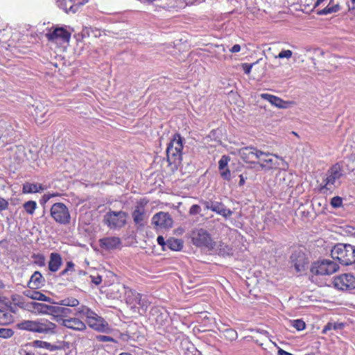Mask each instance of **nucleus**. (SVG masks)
Listing matches in <instances>:
<instances>
[{"mask_svg":"<svg viewBox=\"0 0 355 355\" xmlns=\"http://www.w3.org/2000/svg\"><path fill=\"white\" fill-rule=\"evenodd\" d=\"M343 176V170L340 165H333L326 173L319 186V191L322 194L331 193L336 184H340V179Z\"/></svg>","mask_w":355,"mask_h":355,"instance_id":"f257e3e1","label":"nucleus"},{"mask_svg":"<svg viewBox=\"0 0 355 355\" xmlns=\"http://www.w3.org/2000/svg\"><path fill=\"white\" fill-rule=\"evenodd\" d=\"M58 305L64 306L76 307L79 305V301L74 297H67L57 303Z\"/></svg>","mask_w":355,"mask_h":355,"instance_id":"f704fd0d","label":"nucleus"},{"mask_svg":"<svg viewBox=\"0 0 355 355\" xmlns=\"http://www.w3.org/2000/svg\"><path fill=\"white\" fill-rule=\"evenodd\" d=\"M334 0H330L329 5L322 10L318 12L320 15H325L331 13L336 12L339 10V5H331Z\"/></svg>","mask_w":355,"mask_h":355,"instance_id":"2f4dec72","label":"nucleus"},{"mask_svg":"<svg viewBox=\"0 0 355 355\" xmlns=\"http://www.w3.org/2000/svg\"><path fill=\"white\" fill-rule=\"evenodd\" d=\"M44 189L45 187L41 184L26 182L23 184L22 192L24 193H40Z\"/></svg>","mask_w":355,"mask_h":355,"instance_id":"bb28decb","label":"nucleus"},{"mask_svg":"<svg viewBox=\"0 0 355 355\" xmlns=\"http://www.w3.org/2000/svg\"><path fill=\"white\" fill-rule=\"evenodd\" d=\"M90 278H91L92 282L93 284H94L95 285H99L102 282V277L100 275H97V276L91 275Z\"/></svg>","mask_w":355,"mask_h":355,"instance_id":"3c124183","label":"nucleus"},{"mask_svg":"<svg viewBox=\"0 0 355 355\" xmlns=\"http://www.w3.org/2000/svg\"><path fill=\"white\" fill-rule=\"evenodd\" d=\"M64 306H51V315L53 316L54 320L62 323V320H64V317L70 315L72 313L71 309L64 307Z\"/></svg>","mask_w":355,"mask_h":355,"instance_id":"aec40b11","label":"nucleus"},{"mask_svg":"<svg viewBox=\"0 0 355 355\" xmlns=\"http://www.w3.org/2000/svg\"><path fill=\"white\" fill-rule=\"evenodd\" d=\"M14 332L11 329L0 328V338H8L13 335Z\"/></svg>","mask_w":355,"mask_h":355,"instance_id":"79ce46f5","label":"nucleus"},{"mask_svg":"<svg viewBox=\"0 0 355 355\" xmlns=\"http://www.w3.org/2000/svg\"><path fill=\"white\" fill-rule=\"evenodd\" d=\"M227 333H229V334H231V335H232H232H236V332H234V331H232V330L227 331Z\"/></svg>","mask_w":355,"mask_h":355,"instance_id":"e2e57ef3","label":"nucleus"},{"mask_svg":"<svg viewBox=\"0 0 355 355\" xmlns=\"http://www.w3.org/2000/svg\"><path fill=\"white\" fill-rule=\"evenodd\" d=\"M98 242L100 247L107 251L119 249L122 244L121 239L115 236L103 237Z\"/></svg>","mask_w":355,"mask_h":355,"instance_id":"f3484780","label":"nucleus"},{"mask_svg":"<svg viewBox=\"0 0 355 355\" xmlns=\"http://www.w3.org/2000/svg\"><path fill=\"white\" fill-rule=\"evenodd\" d=\"M47 110L42 105H37L35 108V112L33 114L37 123H43L45 121V116Z\"/></svg>","mask_w":355,"mask_h":355,"instance_id":"7c9ffc66","label":"nucleus"},{"mask_svg":"<svg viewBox=\"0 0 355 355\" xmlns=\"http://www.w3.org/2000/svg\"><path fill=\"white\" fill-rule=\"evenodd\" d=\"M291 263L297 272L305 270L309 263L306 254L301 250L294 251L291 256Z\"/></svg>","mask_w":355,"mask_h":355,"instance_id":"f8f14e48","label":"nucleus"},{"mask_svg":"<svg viewBox=\"0 0 355 355\" xmlns=\"http://www.w3.org/2000/svg\"><path fill=\"white\" fill-rule=\"evenodd\" d=\"M128 214L123 211H110L103 218L104 223L110 230H119L125 226L127 222Z\"/></svg>","mask_w":355,"mask_h":355,"instance_id":"423d86ee","label":"nucleus"},{"mask_svg":"<svg viewBox=\"0 0 355 355\" xmlns=\"http://www.w3.org/2000/svg\"><path fill=\"white\" fill-rule=\"evenodd\" d=\"M23 293L25 296L32 300L51 302V298L46 296L44 294L40 291L26 290Z\"/></svg>","mask_w":355,"mask_h":355,"instance_id":"cd10ccee","label":"nucleus"},{"mask_svg":"<svg viewBox=\"0 0 355 355\" xmlns=\"http://www.w3.org/2000/svg\"><path fill=\"white\" fill-rule=\"evenodd\" d=\"M201 211V208L199 205H193L191 207L190 209H189V214L191 215H196V214H200V212Z\"/></svg>","mask_w":355,"mask_h":355,"instance_id":"09e8293b","label":"nucleus"},{"mask_svg":"<svg viewBox=\"0 0 355 355\" xmlns=\"http://www.w3.org/2000/svg\"><path fill=\"white\" fill-rule=\"evenodd\" d=\"M12 321V314L7 311L0 309V324H8L10 323Z\"/></svg>","mask_w":355,"mask_h":355,"instance_id":"72a5a7b5","label":"nucleus"},{"mask_svg":"<svg viewBox=\"0 0 355 355\" xmlns=\"http://www.w3.org/2000/svg\"><path fill=\"white\" fill-rule=\"evenodd\" d=\"M96 339L99 342H116V340L113 338L104 335L96 336Z\"/></svg>","mask_w":355,"mask_h":355,"instance_id":"de8ad7c7","label":"nucleus"},{"mask_svg":"<svg viewBox=\"0 0 355 355\" xmlns=\"http://www.w3.org/2000/svg\"><path fill=\"white\" fill-rule=\"evenodd\" d=\"M12 130L13 128L9 123L3 120L0 121V139H2L3 143L6 142L4 139L10 136Z\"/></svg>","mask_w":355,"mask_h":355,"instance_id":"c85d7f7f","label":"nucleus"},{"mask_svg":"<svg viewBox=\"0 0 355 355\" xmlns=\"http://www.w3.org/2000/svg\"><path fill=\"white\" fill-rule=\"evenodd\" d=\"M76 315L85 316L88 320L90 316L94 315V312L87 306L82 305L76 309Z\"/></svg>","mask_w":355,"mask_h":355,"instance_id":"473e14b6","label":"nucleus"},{"mask_svg":"<svg viewBox=\"0 0 355 355\" xmlns=\"http://www.w3.org/2000/svg\"><path fill=\"white\" fill-rule=\"evenodd\" d=\"M343 327V324L342 323H332V322H328L322 329L323 334H327L329 331H331L332 329H340Z\"/></svg>","mask_w":355,"mask_h":355,"instance_id":"e433bc0d","label":"nucleus"},{"mask_svg":"<svg viewBox=\"0 0 355 355\" xmlns=\"http://www.w3.org/2000/svg\"><path fill=\"white\" fill-rule=\"evenodd\" d=\"M152 223L160 228L168 229L173 225V219L168 213L160 211L153 216Z\"/></svg>","mask_w":355,"mask_h":355,"instance_id":"2eb2a0df","label":"nucleus"},{"mask_svg":"<svg viewBox=\"0 0 355 355\" xmlns=\"http://www.w3.org/2000/svg\"><path fill=\"white\" fill-rule=\"evenodd\" d=\"M157 241L161 246H164L165 245L164 238L162 236H159L157 239Z\"/></svg>","mask_w":355,"mask_h":355,"instance_id":"6e6d98bb","label":"nucleus"},{"mask_svg":"<svg viewBox=\"0 0 355 355\" xmlns=\"http://www.w3.org/2000/svg\"><path fill=\"white\" fill-rule=\"evenodd\" d=\"M44 198L46 199V200H48L50 199V196H44Z\"/></svg>","mask_w":355,"mask_h":355,"instance_id":"774afa93","label":"nucleus"},{"mask_svg":"<svg viewBox=\"0 0 355 355\" xmlns=\"http://www.w3.org/2000/svg\"><path fill=\"white\" fill-rule=\"evenodd\" d=\"M259 60H257L256 62H253L251 64L248 63H243L241 64L242 69L245 74H249L251 72L252 67L256 64Z\"/></svg>","mask_w":355,"mask_h":355,"instance_id":"49530a36","label":"nucleus"},{"mask_svg":"<svg viewBox=\"0 0 355 355\" xmlns=\"http://www.w3.org/2000/svg\"><path fill=\"white\" fill-rule=\"evenodd\" d=\"M220 254H222L223 256L231 255V254H232V249L230 248H229L228 246H225L224 248L220 249Z\"/></svg>","mask_w":355,"mask_h":355,"instance_id":"8fccbe9b","label":"nucleus"},{"mask_svg":"<svg viewBox=\"0 0 355 355\" xmlns=\"http://www.w3.org/2000/svg\"><path fill=\"white\" fill-rule=\"evenodd\" d=\"M325 0H317L315 3V7L316 6H318L319 5H320L322 3H323Z\"/></svg>","mask_w":355,"mask_h":355,"instance_id":"680f3d73","label":"nucleus"},{"mask_svg":"<svg viewBox=\"0 0 355 355\" xmlns=\"http://www.w3.org/2000/svg\"><path fill=\"white\" fill-rule=\"evenodd\" d=\"M292 55H293V52L291 50H282V51L279 52L278 55H277L275 58H279V59H283V58L290 59L292 57Z\"/></svg>","mask_w":355,"mask_h":355,"instance_id":"c03bdc74","label":"nucleus"},{"mask_svg":"<svg viewBox=\"0 0 355 355\" xmlns=\"http://www.w3.org/2000/svg\"><path fill=\"white\" fill-rule=\"evenodd\" d=\"M87 323L91 328L98 331H105L109 329L108 324L96 313H94V315L89 317Z\"/></svg>","mask_w":355,"mask_h":355,"instance_id":"6ab92c4d","label":"nucleus"},{"mask_svg":"<svg viewBox=\"0 0 355 355\" xmlns=\"http://www.w3.org/2000/svg\"><path fill=\"white\" fill-rule=\"evenodd\" d=\"M221 178L225 180H230L231 172L228 167L224 168L223 170H219Z\"/></svg>","mask_w":355,"mask_h":355,"instance_id":"a18cd8bd","label":"nucleus"},{"mask_svg":"<svg viewBox=\"0 0 355 355\" xmlns=\"http://www.w3.org/2000/svg\"><path fill=\"white\" fill-rule=\"evenodd\" d=\"M331 205L334 208H338L343 205V199L339 196L334 197L331 200Z\"/></svg>","mask_w":355,"mask_h":355,"instance_id":"37998d69","label":"nucleus"},{"mask_svg":"<svg viewBox=\"0 0 355 355\" xmlns=\"http://www.w3.org/2000/svg\"><path fill=\"white\" fill-rule=\"evenodd\" d=\"M45 283V279L39 271H35L31 277L28 283V286L31 289H37L41 288Z\"/></svg>","mask_w":355,"mask_h":355,"instance_id":"a878e982","label":"nucleus"},{"mask_svg":"<svg viewBox=\"0 0 355 355\" xmlns=\"http://www.w3.org/2000/svg\"><path fill=\"white\" fill-rule=\"evenodd\" d=\"M278 355H293V354L280 349L278 350Z\"/></svg>","mask_w":355,"mask_h":355,"instance_id":"13d9d810","label":"nucleus"},{"mask_svg":"<svg viewBox=\"0 0 355 355\" xmlns=\"http://www.w3.org/2000/svg\"><path fill=\"white\" fill-rule=\"evenodd\" d=\"M331 256L343 266L352 265L355 263V246L347 243H337L332 248Z\"/></svg>","mask_w":355,"mask_h":355,"instance_id":"f03ea898","label":"nucleus"},{"mask_svg":"<svg viewBox=\"0 0 355 355\" xmlns=\"http://www.w3.org/2000/svg\"><path fill=\"white\" fill-rule=\"evenodd\" d=\"M239 178H240V181H239V184L240 186H242L245 183V179L243 178V175H240Z\"/></svg>","mask_w":355,"mask_h":355,"instance_id":"bf43d9fd","label":"nucleus"},{"mask_svg":"<svg viewBox=\"0 0 355 355\" xmlns=\"http://www.w3.org/2000/svg\"><path fill=\"white\" fill-rule=\"evenodd\" d=\"M26 306L29 311L37 313L38 314L51 315V305L31 302H28Z\"/></svg>","mask_w":355,"mask_h":355,"instance_id":"4be33fe9","label":"nucleus"},{"mask_svg":"<svg viewBox=\"0 0 355 355\" xmlns=\"http://www.w3.org/2000/svg\"><path fill=\"white\" fill-rule=\"evenodd\" d=\"M280 175H282V181L284 182L286 181V178H290L291 177V174H288L285 171L283 172L282 173H280Z\"/></svg>","mask_w":355,"mask_h":355,"instance_id":"4d7b16f0","label":"nucleus"},{"mask_svg":"<svg viewBox=\"0 0 355 355\" xmlns=\"http://www.w3.org/2000/svg\"><path fill=\"white\" fill-rule=\"evenodd\" d=\"M203 204L207 209L214 211L226 218L232 215V211L226 208V207L220 202L205 201L203 202Z\"/></svg>","mask_w":355,"mask_h":355,"instance_id":"dca6fc26","label":"nucleus"},{"mask_svg":"<svg viewBox=\"0 0 355 355\" xmlns=\"http://www.w3.org/2000/svg\"><path fill=\"white\" fill-rule=\"evenodd\" d=\"M46 37L49 41L64 43L69 42L71 33L64 28L58 27L53 30L50 29Z\"/></svg>","mask_w":355,"mask_h":355,"instance_id":"9b49d317","label":"nucleus"},{"mask_svg":"<svg viewBox=\"0 0 355 355\" xmlns=\"http://www.w3.org/2000/svg\"><path fill=\"white\" fill-rule=\"evenodd\" d=\"M4 287H5L4 284L1 281H0V288H3Z\"/></svg>","mask_w":355,"mask_h":355,"instance_id":"0e129e2a","label":"nucleus"},{"mask_svg":"<svg viewBox=\"0 0 355 355\" xmlns=\"http://www.w3.org/2000/svg\"><path fill=\"white\" fill-rule=\"evenodd\" d=\"M230 159L227 155H223L218 162V169L223 170L224 168L228 167V162Z\"/></svg>","mask_w":355,"mask_h":355,"instance_id":"a19ab883","label":"nucleus"},{"mask_svg":"<svg viewBox=\"0 0 355 355\" xmlns=\"http://www.w3.org/2000/svg\"><path fill=\"white\" fill-rule=\"evenodd\" d=\"M24 208L28 214L33 215L37 208V203L35 201L29 200L24 204Z\"/></svg>","mask_w":355,"mask_h":355,"instance_id":"c9c22d12","label":"nucleus"},{"mask_svg":"<svg viewBox=\"0 0 355 355\" xmlns=\"http://www.w3.org/2000/svg\"><path fill=\"white\" fill-rule=\"evenodd\" d=\"M74 267H75V264L72 261H68V262H67L65 268L67 269V270H68L69 272V271L75 270Z\"/></svg>","mask_w":355,"mask_h":355,"instance_id":"864d4df0","label":"nucleus"},{"mask_svg":"<svg viewBox=\"0 0 355 355\" xmlns=\"http://www.w3.org/2000/svg\"><path fill=\"white\" fill-rule=\"evenodd\" d=\"M33 260H34V263L40 266V267H44L46 265V259H45V257L43 254H34L33 256H32Z\"/></svg>","mask_w":355,"mask_h":355,"instance_id":"58836bf2","label":"nucleus"},{"mask_svg":"<svg viewBox=\"0 0 355 355\" xmlns=\"http://www.w3.org/2000/svg\"><path fill=\"white\" fill-rule=\"evenodd\" d=\"M50 214L53 219L60 225L70 223L71 216L67 207L62 202L54 203L51 208Z\"/></svg>","mask_w":355,"mask_h":355,"instance_id":"6e6552de","label":"nucleus"},{"mask_svg":"<svg viewBox=\"0 0 355 355\" xmlns=\"http://www.w3.org/2000/svg\"><path fill=\"white\" fill-rule=\"evenodd\" d=\"M113 291L119 293V295L114 296L116 298L121 297V294L124 293L125 302L132 309L137 308L138 306L141 307L146 306L145 302L141 300V295L125 285H115L113 287Z\"/></svg>","mask_w":355,"mask_h":355,"instance_id":"7ed1b4c3","label":"nucleus"},{"mask_svg":"<svg viewBox=\"0 0 355 355\" xmlns=\"http://www.w3.org/2000/svg\"><path fill=\"white\" fill-rule=\"evenodd\" d=\"M79 274L80 275H85L86 272L85 271H83V270H79Z\"/></svg>","mask_w":355,"mask_h":355,"instance_id":"338daca9","label":"nucleus"},{"mask_svg":"<svg viewBox=\"0 0 355 355\" xmlns=\"http://www.w3.org/2000/svg\"><path fill=\"white\" fill-rule=\"evenodd\" d=\"M241 51V46L239 44H234L230 49L231 53H238Z\"/></svg>","mask_w":355,"mask_h":355,"instance_id":"5fc2aeb1","label":"nucleus"},{"mask_svg":"<svg viewBox=\"0 0 355 355\" xmlns=\"http://www.w3.org/2000/svg\"><path fill=\"white\" fill-rule=\"evenodd\" d=\"M339 266L333 260L322 259L315 261L311 267V272L315 275H331L337 272Z\"/></svg>","mask_w":355,"mask_h":355,"instance_id":"39448f33","label":"nucleus"},{"mask_svg":"<svg viewBox=\"0 0 355 355\" xmlns=\"http://www.w3.org/2000/svg\"><path fill=\"white\" fill-rule=\"evenodd\" d=\"M191 239L193 243L197 247L205 248L209 250H213L216 245L209 233L202 228L193 230Z\"/></svg>","mask_w":355,"mask_h":355,"instance_id":"0eeeda50","label":"nucleus"},{"mask_svg":"<svg viewBox=\"0 0 355 355\" xmlns=\"http://www.w3.org/2000/svg\"><path fill=\"white\" fill-rule=\"evenodd\" d=\"M56 325L53 322L41 318L36 320V333L40 334H53L55 333Z\"/></svg>","mask_w":355,"mask_h":355,"instance_id":"a211bd4d","label":"nucleus"},{"mask_svg":"<svg viewBox=\"0 0 355 355\" xmlns=\"http://www.w3.org/2000/svg\"><path fill=\"white\" fill-rule=\"evenodd\" d=\"M168 246L173 250H180L182 248V243L179 239L168 240Z\"/></svg>","mask_w":355,"mask_h":355,"instance_id":"4c0bfd02","label":"nucleus"},{"mask_svg":"<svg viewBox=\"0 0 355 355\" xmlns=\"http://www.w3.org/2000/svg\"><path fill=\"white\" fill-rule=\"evenodd\" d=\"M182 138L179 134H175L168 144L166 149V155L169 164L177 165L180 164L182 159Z\"/></svg>","mask_w":355,"mask_h":355,"instance_id":"20e7f679","label":"nucleus"},{"mask_svg":"<svg viewBox=\"0 0 355 355\" xmlns=\"http://www.w3.org/2000/svg\"><path fill=\"white\" fill-rule=\"evenodd\" d=\"M17 327L20 330L36 333V320H26L17 323Z\"/></svg>","mask_w":355,"mask_h":355,"instance_id":"c756f323","label":"nucleus"},{"mask_svg":"<svg viewBox=\"0 0 355 355\" xmlns=\"http://www.w3.org/2000/svg\"><path fill=\"white\" fill-rule=\"evenodd\" d=\"M62 264V259L59 253L52 252L50 254L48 268L51 272H57L60 268Z\"/></svg>","mask_w":355,"mask_h":355,"instance_id":"b1692460","label":"nucleus"},{"mask_svg":"<svg viewBox=\"0 0 355 355\" xmlns=\"http://www.w3.org/2000/svg\"><path fill=\"white\" fill-rule=\"evenodd\" d=\"M8 202L3 198L0 199V211L7 209Z\"/></svg>","mask_w":355,"mask_h":355,"instance_id":"603ef678","label":"nucleus"},{"mask_svg":"<svg viewBox=\"0 0 355 355\" xmlns=\"http://www.w3.org/2000/svg\"><path fill=\"white\" fill-rule=\"evenodd\" d=\"M278 159L279 157L274 154L261 150L256 164H258L262 170L267 171L279 166Z\"/></svg>","mask_w":355,"mask_h":355,"instance_id":"1a4fd4ad","label":"nucleus"},{"mask_svg":"<svg viewBox=\"0 0 355 355\" xmlns=\"http://www.w3.org/2000/svg\"><path fill=\"white\" fill-rule=\"evenodd\" d=\"M291 325L297 331H302L305 329L306 324L302 320H293L291 321Z\"/></svg>","mask_w":355,"mask_h":355,"instance_id":"ea45409f","label":"nucleus"},{"mask_svg":"<svg viewBox=\"0 0 355 355\" xmlns=\"http://www.w3.org/2000/svg\"><path fill=\"white\" fill-rule=\"evenodd\" d=\"M260 151L261 150L255 147L248 146L241 148L239 154L241 158L246 163L256 164Z\"/></svg>","mask_w":355,"mask_h":355,"instance_id":"4468645a","label":"nucleus"},{"mask_svg":"<svg viewBox=\"0 0 355 355\" xmlns=\"http://www.w3.org/2000/svg\"><path fill=\"white\" fill-rule=\"evenodd\" d=\"M261 97L278 108H287L291 104L290 102L284 101L282 98L270 94H261Z\"/></svg>","mask_w":355,"mask_h":355,"instance_id":"393cba45","label":"nucleus"},{"mask_svg":"<svg viewBox=\"0 0 355 355\" xmlns=\"http://www.w3.org/2000/svg\"><path fill=\"white\" fill-rule=\"evenodd\" d=\"M147 202H148L144 200H141L137 202L132 214L135 223L140 227L144 226L145 220L147 218L145 210Z\"/></svg>","mask_w":355,"mask_h":355,"instance_id":"ddd939ff","label":"nucleus"},{"mask_svg":"<svg viewBox=\"0 0 355 355\" xmlns=\"http://www.w3.org/2000/svg\"><path fill=\"white\" fill-rule=\"evenodd\" d=\"M62 325L76 331H83L86 328L85 324L77 318H70L62 320Z\"/></svg>","mask_w":355,"mask_h":355,"instance_id":"5701e85b","label":"nucleus"},{"mask_svg":"<svg viewBox=\"0 0 355 355\" xmlns=\"http://www.w3.org/2000/svg\"><path fill=\"white\" fill-rule=\"evenodd\" d=\"M333 284L340 291H348L355 288V277L350 273H345L334 277Z\"/></svg>","mask_w":355,"mask_h":355,"instance_id":"9d476101","label":"nucleus"},{"mask_svg":"<svg viewBox=\"0 0 355 355\" xmlns=\"http://www.w3.org/2000/svg\"><path fill=\"white\" fill-rule=\"evenodd\" d=\"M85 3L84 1L80 0H67L64 2L60 3L58 6L60 8L64 10L67 13H76L79 9L80 6Z\"/></svg>","mask_w":355,"mask_h":355,"instance_id":"412c9836","label":"nucleus"},{"mask_svg":"<svg viewBox=\"0 0 355 355\" xmlns=\"http://www.w3.org/2000/svg\"><path fill=\"white\" fill-rule=\"evenodd\" d=\"M69 272L68 270H67L66 268H64L62 271L60 272V276H64L66 274Z\"/></svg>","mask_w":355,"mask_h":355,"instance_id":"052dcab7","label":"nucleus"},{"mask_svg":"<svg viewBox=\"0 0 355 355\" xmlns=\"http://www.w3.org/2000/svg\"><path fill=\"white\" fill-rule=\"evenodd\" d=\"M119 355H132V354L128 353V352H122Z\"/></svg>","mask_w":355,"mask_h":355,"instance_id":"69168bd1","label":"nucleus"}]
</instances>
